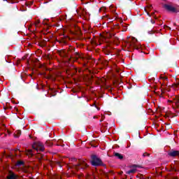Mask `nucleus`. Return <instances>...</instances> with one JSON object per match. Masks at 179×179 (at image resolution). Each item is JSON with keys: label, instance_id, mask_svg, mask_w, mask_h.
<instances>
[{"label": "nucleus", "instance_id": "nucleus-1", "mask_svg": "<svg viewBox=\"0 0 179 179\" xmlns=\"http://www.w3.org/2000/svg\"><path fill=\"white\" fill-rule=\"evenodd\" d=\"M127 45L130 48H134L135 50H138L141 46L138 45V40L134 37H129L128 40L126 41Z\"/></svg>", "mask_w": 179, "mask_h": 179}, {"label": "nucleus", "instance_id": "nucleus-2", "mask_svg": "<svg viewBox=\"0 0 179 179\" xmlns=\"http://www.w3.org/2000/svg\"><path fill=\"white\" fill-rule=\"evenodd\" d=\"M32 148L36 150V152H44V144L41 142L34 143Z\"/></svg>", "mask_w": 179, "mask_h": 179}, {"label": "nucleus", "instance_id": "nucleus-3", "mask_svg": "<svg viewBox=\"0 0 179 179\" xmlns=\"http://www.w3.org/2000/svg\"><path fill=\"white\" fill-rule=\"evenodd\" d=\"M92 160L91 163L92 166H103V162H101V159H100L97 156L92 155Z\"/></svg>", "mask_w": 179, "mask_h": 179}, {"label": "nucleus", "instance_id": "nucleus-4", "mask_svg": "<svg viewBox=\"0 0 179 179\" xmlns=\"http://www.w3.org/2000/svg\"><path fill=\"white\" fill-rule=\"evenodd\" d=\"M164 8L168 12H171V13H177L178 12V10H177V8H176V7H174L170 4H164Z\"/></svg>", "mask_w": 179, "mask_h": 179}, {"label": "nucleus", "instance_id": "nucleus-5", "mask_svg": "<svg viewBox=\"0 0 179 179\" xmlns=\"http://www.w3.org/2000/svg\"><path fill=\"white\" fill-rule=\"evenodd\" d=\"M168 156H170L171 157H179V151L172 150L168 152Z\"/></svg>", "mask_w": 179, "mask_h": 179}, {"label": "nucleus", "instance_id": "nucleus-6", "mask_svg": "<svg viewBox=\"0 0 179 179\" xmlns=\"http://www.w3.org/2000/svg\"><path fill=\"white\" fill-rule=\"evenodd\" d=\"M17 175L12 171H8V175L7 176L8 179H17Z\"/></svg>", "mask_w": 179, "mask_h": 179}, {"label": "nucleus", "instance_id": "nucleus-7", "mask_svg": "<svg viewBox=\"0 0 179 179\" xmlns=\"http://www.w3.org/2000/svg\"><path fill=\"white\" fill-rule=\"evenodd\" d=\"M168 101L169 103H174V104H176V106H178L177 104L179 103V96H176L175 99H173V101L169 100Z\"/></svg>", "mask_w": 179, "mask_h": 179}, {"label": "nucleus", "instance_id": "nucleus-8", "mask_svg": "<svg viewBox=\"0 0 179 179\" xmlns=\"http://www.w3.org/2000/svg\"><path fill=\"white\" fill-rule=\"evenodd\" d=\"M115 157L120 159V160H122L124 159V156L118 152H114Z\"/></svg>", "mask_w": 179, "mask_h": 179}, {"label": "nucleus", "instance_id": "nucleus-9", "mask_svg": "<svg viewBox=\"0 0 179 179\" xmlns=\"http://www.w3.org/2000/svg\"><path fill=\"white\" fill-rule=\"evenodd\" d=\"M21 134H22V131L20 130H17V131L15 132L14 136L15 138H19Z\"/></svg>", "mask_w": 179, "mask_h": 179}, {"label": "nucleus", "instance_id": "nucleus-10", "mask_svg": "<svg viewBox=\"0 0 179 179\" xmlns=\"http://www.w3.org/2000/svg\"><path fill=\"white\" fill-rule=\"evenodd\" d=\"M136 173V169H133L127 172V174H135Z\"/></svg>", "mask_w": 179, "mask_h": 179}, {"label": "nucleus", "instance_id": "nucleus-11", "mask_svg": "<svg viewBox=\"0 0 179 179\" xmlns=\"http://www.w3.org/2000/svg\"><path fill=\"white\" fill-rule=\"evenodd\" d=\"M27 156H30L31 157V156H33V150H28L27 152Z\"/></svg>", "mask_w": 179, "mask_h": 179}, {"label": "nucleus", "instance_id": "nucleus-12", "mask_svg": "<svg viewBox=\"0 0 179 179\" xmlns=\"http://www.w3.org/2000/svg\"><path fill=\"white\" fill-rule=\"evenodd\" d=\"M173 87L174 90H179V83L173 85Z\"/></svg>", "mask_w": 179, "mask_h": 179}, {"label": "nucleus", "instance_id": "nucleus-13", "mask_svg": "<svg viewBox=\"0 0 179 179\" xmlns=\"http://www.w3.org/2000/svg\"><path fill=\"white\" fill-rule=\"evenodd\" d=\"M78 166H84L85 167H87V164H86V162H83L82 164H78Z\"/></svg>", "mask_w": 179, "mask_h": 179}, {"label": "nucleus", "instance_id": "nucleus-14", "mask_svg": "<svg viewBox=\"0 0 179 179\" xmlns=\"http://www.w3.org/2000/svg\"><path fill=\"white\" fill-rule=\"evenodd\" d=\"M17 166H23V162L22 161H18L17 162Z\"/></svg>", "mask_w": 179, "mask_h": 179}, {"label": "nucleus", "instance_id": "nucleus-15", "mask_svg": "<svg viewBox=\"0 0 179 179\" xmlns=\"http://www.w3.org/2000/svg\"><path fill=\"white\" fill-rule=\"evenodd\" d=\"M40 24V20H37L36 22H35V27H38V24Z\"/></svg>", "mask_w": 179, "mask_h": 179}, {"label": "nucleus", "instance_id": "nucleus-16", "mask_svg": "<svg viewBox=\"0 0 179 179\" xmlns=\"http://www.w3.org/2000/svg\"><path fill=\"white\" fill-rule=\"evenodd\" d=\"M160 78H161V79H162V80H167V77H166L164 76H161Z\"/></svg>", "mask_w": 179, "mask_h": 179}, {"label": "nucleus", "instance_id": "nucleus-17", "mask_svg": "<svg viewBox=\"0 0 179 179\" xmlns=\"http://www.w3.org/2000/svg\"><path fill=\"white\" fill-rule=\"evenodd\" d=\"M143 156L144 157H146V156H150V154H148V152H145V153L143 154Z\"/></svg>", "mask_w": 179, "mask_h": 179}, {"label": "nucleus", "instance_id": "nucleus-18", "mask_svg": "<svg viewBox=\"0 0 179 179\" xmlns=\"http://www.w3.org/2000/svg\"><path fill=\"white\" fill-rule=\"evenodd\" d=\"M110 37H113V34H108L107 38H110Z\"/></svg>", "mask_w": 179, "mask_h": 179}, {"label": "nucleus", "instance_id": "nucleus-19", "mask_svg": "<svg viewBox=\"0 0 179 179\" xmlns=\"http://www.w3.org/2000/svg\"><path fill=\"white\" fill-rule=\"evenodd\" d=\"M103 19H108V15H105L103 17Z\"/></svg>", "mask_w": 179, "mask_h": 179}, {"label": "nucleus", "instance_id": "nucleus-20", "mask_svg": "<svg viewBox=\"0 0 179 179\" xmlns=\"http://www.w3.org/2000/svg\"><path fill=\"white\" fill-rule=\"evenodd\" d=\"M151 23H152V24H155V20H151Z\"/></svg>", "mask_w": 179, "mask_h": 179}, {"label": "nucleus", "instance_id": "nucleus-21", "mask_svg": "<svg viewBox=\"0 0 179 179\" xmlns=\"http://www.w3.org/2000/svg\"><path fill=\"white\" fill-rule=\"evenodd\" d=\"M133 167H134L135 169H136V167H140V166H138V165H133Z\"/></svg>", "mask_w": 179, "mask_h": 179}, {"label": "nucleus", "instance_id": "nucleus-22", "mask_svg": "<svg viewBox=\"0 0 179 179\" xmlns=\"http://www.w3.org/2000/svg\"><path fill=\"white\" fill-rule=\"evenodd\" d=\"M78 58H79V55H77L76 59H78Z\"/></svg>", "mask_w": 179, "mask_h": 179}, {"label": "nucleus", "instance_id": "nucleus-23", "mask_svg": "<svg viewBox=\"0 0 179 179\" xmlns=\"http://www.w3.org/2000/svg\"><path fill=\"white\" fill-rule=\"evenodd\" d=\"M95 107H96L97 110H100V108H97V106L95 105Z\"/></svg>", "mask_w": 179, "mask_h": 179}, {"label": "nucleus", "instance_id": "nucleus-24", "mask_svg": "<svg viewBox=\"0 0 179 179\" xmlns=\"http://www.w3.org/2000/svg\"><path fill=\"white\" fill-rule=\"evenodd\" d=\"M72 160L75 162L76 161V159L73 158Z\"/></svg>", "mask_w": 179, "mask_h": 179}, {"label": "nucleus", "instance_id": "nucleus-25", "mask_svg": "<svg viewBox=\"0 0 179 179\" xmlns=\"http://www.w3.org/2000/svg\"><path fill=\"white\" fill-rule=\"evenodd\" d=\"M3 1H6L7 2H9V0H3Z\"/></svg>", "mask_w": 179, "mask_h": 179}, {"label": "nucleus", "instance_id": "nucleus-26", "mask_svg": "<svg viewBox=\"0 0 179 179\" xmlns=\"http://www.w3.org/2000/svg\"><path fill=\"white\" fill-rule=\"evenodd\" d=\"M10 1H12V0H8V2H10Z\"/></svg>", "mask_w": 179, "mask_h": 179}]
</instances>
